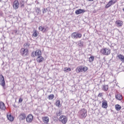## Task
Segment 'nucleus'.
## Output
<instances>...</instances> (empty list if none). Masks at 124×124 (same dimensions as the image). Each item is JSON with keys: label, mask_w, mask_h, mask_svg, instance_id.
I'll return each mask as SVG.
<instances>
[{"label": "nucleus", "mask_w": 124, "mask_h": 124, "mask_svg": "<svg viewBox=\"0 0 124 124\" xmlns=\"http://www.w3.org/2000/svg\"><path fill=\"white\" fill-rule=\"evenodd\" d=\"M100 53L102 55L109 56L111 54V49L109 47H104L101 49Z\"/></svg>", "instance_id": "obj_2"}, {"label": "nucleus", "mask_w": 124, "mask_h": 124, "mask_svg": "<svg viewBox=\"0 0 124 124\" xmlns=\"http://www.w3.org/2000/svg\"><path fill=\"white\" fill-rule=\"evenodd\" d=\"M55 97V95L54 94H50L48 96V99L49 100H52L54 99V98Z\"/></svg>", "instance_id": "obj_25"}, {"label": "nucleus", "mask_w": 124, "mask_h": 124, "mask_svg": "<svg viewBox=\"0 0 124 124\" xmlns=\"http://www.w3.org/2000/svg\"><path fill=\"white\" fill-rule=\"evenodd\" d=\"M44 61V58L42 57L41 55H39L38 56V57L36 58V62H42Z\"/></svg>", "instance_id": "obj_13"}, {"label": "nucleus", "mask_w": 124, "mask_h": 124, "mask_svg": "<svg viewBox=\"0 0 124 124\" xmlns=\"http://www.w3.org/2000/svg\"><path fill=\"white\" fill-rule=\"evenodd\" d=\"M1 85L2 87H3L4 89V86H5V81L4 80V78H3V76H2L1 78Z\"/></svg>", "instance_id": "obj_21"}, {"label": "nucleus", "mask_w": 124, "mask_h": 124, "mask_svg": "<svg viewBox=\"0 0 124 124\" xmlns=\"http://www.w3.org/2000/svg\"><path fill=\"white\" fill-rule=\"evenodd\" d=\"M117 0H110L105 6V8H109L110 6H112L113 4H115L117 2Z\"/></svg>", "instance_id": "obj_8"}, {"label": "nucleus", "mask_w": 124, "mask_h": 124, "mask_svg": "<svg viewBox=\"0 0 124 124\" xmlns=\"http://www.w3.org/2000/svg\"><path fill=\"white\" fill-rule=\"evenodd\" d=\"M19 119L20 121H23L26 119V114L21 113L19 116Z\"/></svg>", "instance_id": "obj_17"}, {"label": "nucleus", "mask_w": 124, "mask_h": 124, "mask_svg": "<svg viewBox=\"0 0 124 124\" xmlns=\"http://www.w3.org/2000/svg\"><path fill=\"white\" fill-rule=\"evenodd\" d=\"M0 109L1 110H5L6 109V108L5 107V105L3 102H0Z\"/></svg>", "instance_id": "obj_22"}, {"label": "nucleus", "mask_w": 124, "mask_h": 124, "mask_svg": "<svg viewBox=\"0 0 124 124\" xmlns=\"http://www.w3.org/2000/svg\"><path fill=\"white\" fill-rule=\"evenodd\" d=\"M42 121L43 123H49L50 119L48 116H44L42 118Z\"/></svg>", "instance_id": "obj_16"}, {"label": "nucleus", "mask_w": 124, "mask_h": 124, "mask_svg": "<svg viewBox=\"0 0 124 124\" xmlns=\"http://www.w3.org/2000/svg\"><path fill=\"white\" fill-rule=\"evenodd\" d=\"M19 5H20V3L19 2V0H15L13 4V7L14 9H18L19 8Z\"/></svg>", "instance_id": "obj_10"}, {"label": "nucleus", "mask_w": 124, "mask_h": 124, "mask_svg": "<svg viewBox=\"0 0 124 124\" xmlns=\"http://www.w3.org/2000/svg\"><path fill=\"white\" fill-rule=\"evenodd\" d=\"M24 4L21 5V7H24Z\"/></svg>", "instance_id": "obj_36"}, {"label": "nucleus", "mask_w": 124, "mask_h": 124, "mask_svg": "<svg viewBox=\"0 0 124 124\" xmlns=\"http://www.w3.org/2000/svg\"><path fill=\"white\" fill-rule=\"evenodd\" d=\"M103 93H99L98 94V97H102V96H103Z\"/></svg>", "instance_id": "obj_31"}, {"label": "nucleus", "mask_w": 124, "mask_h": 124, "mask_svg": "<svg viewBox=\"0 0 124 124\" xmlns=\"http://www.w3.org/2000/svg\"><path fill=\"white\" fill-rule=\"evenodd\" d=\"M79 46L80 47H83V46H84V45L83 44V43H82V42H80V43H79Z\"/></svg>", "instance_id": "obj_33"}, {"label": "nucleus", "mask_w": 124, "mask_h": 124, "mask_svg": "<svg viewBox=\"0 0 124 124\" xmlns=\"http://www.w3.org/2000/svg\"><path fill=\"white\" fill-rule=\"evenodd\" d=\"M115 24L117 25V27H123V25H124V22L122 20H117L115 21Z\"/></svg>", "instance_id": "obj_15"}, {"label": "nucleus", "mask_w": 124, "mask_h": 124, "mask_svg": "<svg viewBox=\"0 0 124 124\" xmlns=\"http://www.w3.org/2000/svg\"><path fill=\"white\" fill-rule=\"evenodd\" d=\"M115 98L118 100H122L123 99V95L121 94H117L115 95Z\"/></svg>", "instance_id": "obj_19"}, {"label": "nucleus", "mask_w": 124, "mask_h": 124, "mask_svg": "<svg viewBox=\"0 0 124 124\" xmlns=\"http://www.w3.org/2000/svg\"><path fill=\"white\" fill-rule=\"evenodd\" d=\"M24 46H26V44H24Z\"/></svg>", "instance_id": "obj_38"}, {"label": "nucleus", "mask_w": 124, "mask_h": 124, "mask_svg": "<svg viewBox=\"0 0 124 124\" xmlns=\"http://www.w3.org/2000/svg\"><path fill=\"white\" fill-rule=\"evenodd\" d=\"M59 121L62 124H66L68 121V118H67V116L62 115L59 117Z\"/></svg>", "instance_id": "obj_4"}, {"label": "nucleus", "mask_w": 124, "mask_h": 124, "mask_svg": "<svg viewBox=\"0 0 124 124\" xmlns=\"http://www.w3.org/2000/svg\"><path fill=\"white\" fill-rule=\"evenodd\" d=\"M20 54L23 57H27V56H29L30 51L28 48L22 47L20 50Z\"/></svg>", "instance_id": "obj_6"}, {"label": "nucleus", "mask_w": 124, "mask_h": 124, "mask_svg": "<svg viewBox=\"0 0 124 124\" xmlns=\"http://www.w3.org/2000/svg\"><path fill=\"white\" fill-rule=\"evenodd\" d=\"M26 45H28V44H26Z\"/></svg>", "instance_id": "obj_39"}, {"label": "nucleus", "mask_w": 124, "mask_h": 124, "mask_svg": "<svg viewBox=\"0 0 124 124\" xmlns=\"http://www.w3.org/2000/svg\"><path fill=\"white\" fill-rule=\"evenodd\" d=\"M94 60V56H92L89 58V62H93V60Z\"/></svg>", "instance_id": "obj_26"}, {"label": "nucleus", "mask_w": 124, "mask_h": 124, "mask_svg": "<svg viewBox=\"0 0 124 124\" xmlns=\"http://www.w3.org/2000/svg\"><path fill=\"white\" fill-rule=\"evenodd\" d=\"M63 70L64 72H68V71H70L71 70V68L65 67Z\"/></svg>", "instance_id": "obj_27"}, {"label": "nucleus", "mask_w": 124, "mask_h": 124, "mask_svg": "<svg viewBox=\"0 0 124 124\" xmlns=\"http://www.w3.org/2000/svg\"><path fill=\"white\" fill-rule=\"evenodd\" d=\"M32 121H33V116L31 114H29L26 117L27 123L31 124V123H32Z\"/></svg>", "instance_id": "obj_9"}, {"label": "nucleus", "mask_w": 124, "mask_h": 124, "mask_svg": "<svg viewBox=\"0 0 124 124\" xmlns=\"http://www.w3.org/2000/svg\"><path fill=\"white\" fill-rule=\"evenodd\" d=\"M58 114H59V115H62V111H60L59 112Z\"/></svg>", "instance_id": "obj_34"}, {"label": "nucleus", "mask_w": 124, "mask_h": 124, "mask_svg": "<svg viewBox=\"0 0 124 124\" xmlns=\"http://www.w3.org/2000/svg\"><path fill=\"white\" fill-rule=\"evenodd\" d=\"M41 55H42L41 50L37 49L36 51H33L31 52V57H32V58H35V57H38L39 56H41Z\"/></svg>", "instance_id": "obj_5"}, {"label": "nucleus", "mask_w": 124, "mask_h": 124, "mask_svg": "<svg viewBox=\"0 0 124 124\" xmlns=\"http://www.w3.org/2000/svg\"><path fill=\"white\" fill-rule=\"evenodd\" d=\"M89 1H93V0H88Z\"/></svg>", "instance_id": "obj_37"}, {"label": "nucleus", "mask_w": 124, "mask_h": 124, "mask_svg": "<svg viewBox=\"0 0 124 124\" xmlns=\"http://www.w3.org/2000/svg\"><path fill=\"white\" fill-rule=\"evenodd\" d=\"M55 105L59 108H61L62 107V105L61 104V100H57L55 102Z\"/></svg>", "instance_id": "obj_20"}, {"label": "nucleus", "mask_w": 124, "mask_h": 124, "mask_svg": "<svg viewBox=\"0 0 124 124\" xmlns=\"http://www.w3.org/2000/svg\"><path fill=\"white\" fill-rule=\"evenodd\" d=\"M78 116L80 119H86L87 117V110L85 108H82L78 112Z\"/></svg>", "instance_id": "obj_3"}, {"label": "nucleus", "mask_w": 124, "mask_h": 124, "mask_svg": "<svg viewBox=\"0 0 124 124\" xmlns=\"http://www.w3.org/2000/svg\"><path fill=\"white\" fill-rule=\"evenodd\" d=\"M38 36V31L37 30H34L32 34L33 37H37Z\"/></svg>", "instance_id": "obj_23"}, {"label": "nucleus", "mask_w": 124, "mask_h": 124, "mask_svg": "<svg viewBox=\"0 0 124 124\" xmlns=\"http://www.w3.org/2000/svg\"><path fill=\"white\" fill-rule=\"evenodd\" d=\"M46 10H47V8H44L43 10V13H46Z\"/></svg>", "instance_id": "obj_32"}, {"label": "nucleus", "mask_w": 124, "mask_h": 124, "mask_svg": "<svg viewBox=\"0 0 124 124\" xmlns=\"http://www.w3.org/2000/svg\"><path fill=\"white\" fill-rule=\"evenodd\" d=\"M88 70H89V68L88 67L80 65L77 67L76 71L77 72V73H80L81 72H87Z\"/></svg>", "instance_id": "obj_1"}, {"label": "nucleus", "mask_w": 124, "mask_h": 124, "mask_svg": "<svg viewBox=\"0 0 124 124\" xmlns=\"http://www.w3.org/2000/svg\"><path fill=\"white\" fill-rule=\"evenodd\" d=\"M108 90V85H104V91L105 92Z\"/></svg>", "instance_id": "obj_28"}, {"label": "nucleus", "mask_w": 124, "mask_h": 124, "mask_svg": "<svg viewBox=\"0 0 124 124\" xmlns=\"http://www.w3.org/2000/svg\"><path fill=\"white\" fill-rule=\"evenodd\" d=\"M115 108L116 110V111H120V110L122 109V107L120 105L117 104L115 105Z\"/></svg>", "instance_id": "obj_24"}, {"label": "nucleus", "mask_w": 124, "mask_h": 124, "mask_svg": "<svg viewBox=\"0 0 124 124\" xmlns=\"http://www.w3.org/2000/svg\"><path fill=\"white\" fill-rule=\"evenodd\" d=\"M7 118L10 122H13V121H14V117L11 115V114H10V112L7 113Z\"/></svg>", "instance_id": "obj_12"}, {"label": "nucleus", "mask_w": 124, "mask_h": 124, "mask_svg": "<svg viewBox=\"0 0 124 124\" xmlns=\"http://www.w3.org/2000/svg\"><path fill=\"white\" fill-rule=\"evenodd\" d=\"M71 37L74 38L75 39H77V38H81L82 37V34L81 33H77L76 32H74L71 34Z\"/></svg>", "instance_id": "obj_7"}, {"label": "nucleus", "mask_w": 124, "mask_h": 124, "mask_svg": "<svg viewBox=\"0 0 124 124\" xmlns=\"http://www.w3.org/2000/svg\"><path fill=\"white\" fill-rule=\"evenodd\" d=\"M85 12L86 11H85V10L79 9L75 11V14H77V15H78V14H82V13H85Z\"/></svg>", "instance_id": "obj_14"}, {"label": "nucleus", "mask_w": 124, "mask_h": 124, "mask_svg": "<svg viewBox=\"0 0 124 124\" xmlns=\"http://www.w3.org/2000/svg\"><path fill=\"white\" fill-rule=\"evenodd\" d=\"M39 31H43L44 30V27L41 26L39 27Z\"/></svg>", "instance_id": "obj_29"}, {"label": "nucleus", "mask_w": 124, "mask_h": 124, "mask_svg": "<svg viewBox=\"0 0 124 124\" xmlns=\"http://www.w3.org/2000/svg\"><path fill=\"white\" fill-rule=\"evenodd\" d=\"M102 108L107 109L108 108V102L107 100H104L102 102Z\"/></svg>", "instance_id": "obj_11"}, {"label": "nucleus", "mask_w": 124, "mask_h": 124, "mask_svg": "<svg viewBox=\"0 0 124 124\" xmlns=\"http://www.w3.org/2000/svg\"><path fill=\"white\" fill-rule=\"evenodd\" d=\"M19 103H22L23 102V99L22 98H20L18 100Z\"/></svg>", "instance_id": "obj_30"}, {"label": "nucleus", "mask_w": 124, "mask_h": 124, "mask_svg": "<svg viewBox=\"0 0 124 124\" xmlns=\"http://www.w3.org/2000/svg\"><path fill=\"white\" fill-rule=\"evenodd\" d=\"M117 58H118L122 62H124V56L123 55L119 54L117 55Z\"/></svg>", "instance_id": "obj_18"}, {"label": "nucleus", "mask_w": 124, "mask_h": 124, "mask_svg": "<svg viewBox=\"0 0 124 124\" xmlns=\"http://www.w3.org/2000/svg\"><path fill=\"white\" fill-rule=\"evenodd\" d=\"M15 31L16 33H17L18 31L17 30H15Z\"/></svg>", "instance_id": "obj_35"}]
</instances>
